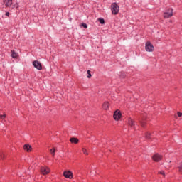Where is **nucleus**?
Listing matches in <instances>:
<instances>
[{
	"mask_svg": "<svg viewBox=\"0 0 182 182\" xmlns=\"http://www.w3.org/2000/svg\"><path fill=\"white\" fill-rule=\"evenodd\" d=\"M119 5L117 3H112L111 5V11L113 15H117L119 14Z\"/></svg>",
	"mask_w": 182,
	"mask_h": 182,
	"instance_id": "1",
	"label": "nucleus"
},
{
	"mask_svg": "<svg viewBox=\"0 0 182 182\" xmlns=\"http://www.w3.org/2000/svg\"><path fill=\"white\" fill-rule=\"evenodd\" d=\"M173 16V9H168L164 12V18L167 19L168 18H171Z\"/></svg>",
	"mask_w": 182,
	"mask_h": 182,
	"instance_id": "2",
	"label": "nucleus"
},
{
	"mask_svg": "<svg viewBox=\"0 0 182 182\" xmlns=\"http://www.w3.org/2000/svg\"><path fill=\"white\" fill-rule=\"evenodd\" d=\"M145 49L146 52H153L154 50V46H153V44L150 41H148L145 44Z\"/></svg>",
	"mask_w": 182,
	"mask_h": 182,
	"instance_id": "3",
	"label": "nucleus"
},
{
	"mask_svg": "<svg viewBox=\"0 0 182 182\" xmlns=\"http://www.w3.org/2000/svg\"><path fill=\"white\" fill-rule=\"evenodd\" d=\"M33 66L38 70H42V63L38 60L33 61Z\"/></svg>",
	"mask_w": 182,
	"mask_h": 182,
	"instance_id": "4",
	"label": "nucleus"
},
{
	"mask_svg": "<svg viewBox=\"0 0 182 182\" xmlns=\"http://www.w3.org/2000/svg\"><path fill=\"white\" fill-rule=\"evenodd\" d=\"M113 117L114 119V120H119V119H120V117H122V112H120V110L117 109V111H115L114 112V115Z\"/></svg>",
	"mask_w": 182,
	"mask_h": 182,
	"instance_id": "5",
	"label": "nucleus"
},
{
	"mask_svg": "<svg viewBox=\"0 0 182 182\" xmlns=\"http://www.w3.org/2000/svg\"><path fill=\"white\" fill-rule=\"evenodd\" d=\"M63 176L65 177V178H73V173L70 171H65L63 172Z\"/></svg>",
	"mask_w": 182,
	"mask_h": 182,
	"instance_id": "6",
	"label": "nucleus"
},
{
	"mask_svg": "<svg viewBox=\"0 0 182 182\" xmlns=\"http://www.w3.org/2000/svg\"><path fill=\"white\" fill-rule=\"evenodd\" d=\"M152 159L154 161H160L161 159H163V156L159 154H155L153 156Z\"/></svg>",
	"mask_w": 182,
	"mask_h": 182,
	"instance_id": "7",
	"label": "nucleus"
},
{
	"mask_svg": "<svg viewBox=\"0 0 182 182\" xmlns=\"http://www.w3.org/2000/svg\"><path fill=\"white\" fill-rule=\"evenodd\" d=\"M128 124L130 126V127H132V129H136V122L132 119L129 118L128 119Z\"/></svg>",
	"mask_w": 182,
	"mask_h": 182,
	"instance_id": "8",
	"label": "nucleus"
},
{
	"mask_svg": "<svg viewBox=\"0 0 182 182\" xmlns=\"http://www.w3.org/2000/svg\"><path fill=\"white\" fill-rule=\"evenodd\" d=\"M4 4L7 8L12 6V0H4Z\"/></svg>",
	"mask_w": 182,
	"mask_h": 182,
	"instance_id": "9",
	"label": "nucleus"
},
{
	"mask_svg": "<svg viewBox=\"0 0 182 182\" xmlns=\"http://www.w3.org/2000/svg\"><path fill=\"white\" fill-rule=\"evenodd\" d=\"M41 173H42V174H43L44 176L46 174H49V168L42 167L41 169Z\"/></svg>",
	"mask_w": 182,
	"mask_h": 182,
	"instance_id": "10",
	"label": "nucleus"
},
{
	"mask_svg": "<svg viewBox=\"0 0 182 182\" xmlns=\"http://www.w3.org/2000/svg\"><path fill=\"white\" fill-rule=\"evenodd\" d=\"M71 143H74L75 144H77L79 143V139L77 138L73 137L70 139Z\"/></svg>",
	"mask_w": 182,
	"mask_h": 182,
	"instance_id": "11",
	"label": "nucleus"
},
{
	"mask_svg": "<svg viewBox=\"0 0 182 182\" xmlns=\"http://www.w3.org/2000/svg\"><path fill=\"white\" fill-rule=\"evenodd\" d=\"M23 149L26 151H31V149H32V146H31V145H29V144H25L24 146H23Z\"/></svg>",
	"mask_w": 182,
	"mask_h": 182,
	"instance_id": "12",
	"label": "nucleus"
},
{
	"mask_svg": "<svg viewBox=\"0 0 182 182\" xmlns=\"http://www.w3.org/2000/svg\"><path fill=\"white\" fill-rule=\"evenodd\" d=\"M139 122L141 123L142 127H144V124H146V117H144L141 119H139Z\"/></svg>",
	"mask_w": 182,
	"mask_h": 182,
	"instance_id": "13",
	"label": "nucleus"
},
{
	"mask_svg": "<svg viewBox=\"0 0 182 182\" xmlns=\"http://www.w3.org/2000/svg\"><path fill=\"white\" fill-rule=\"evenodd\" d=\"M102 107L105 110H107L109 109V102H104L102 105Z\"/></svg>",
	"mask_w": 182,
	"mask_h": 182,
	"instance_id": "14",
	"label": "nucleus"
},
{
	"mask_svg": "<svg viewBox=\"0 0 182 182\" xmlns=\"http://www.w3.org/2000/svg\"><path fill=\"white\" fill-rule=\"evenodd\" d=\"M11 57H12L14 59L18 58V54H16V53L15 52V50H12V51H11Z\"/></svg>",
	"mask_w": 182,
	"mask_h": 182,
	"instance_id": "15",
	"label": "nucleus"
},
{
	"mask_svg": "<svg viewBox=\"0 0 182 182\" xmlns=\"http://www.w3.org/2000/svg\"><path fill=\"white\" fill-rule=\"evenodd\" d=\"M120 79H124L126 77V73L124 72L119 73Z\"/></svg>",
	"mask_w": 182,
	"mask_h": 182,
	"instance_id": "16",
	"label": "nucleus"
},
{
	"mask_svg": "<svg viewBox=\"0 0 182 182\" xmlns=\"http://www.w3.org/2000/svg\"><path fill=\"white\" fill-rule=\"evenodd\" d=\"M146 139H147L148 140H150V139H151V134H150V132H147L146 134V136H145Z\"/></svg>",
	"mask_w": 182,
	"mask_h": 182,
	"instance_id": "17",
	"label": "nucleus"
},
{
	"mask_svg": "<svg viewBox=\"0 0 182 182\" xmlns=\"http://www.w3.org/2000/svg\"><path fill=\"white\" fill-rule=\"evenodd\" d=\"M98 21L101 25H105V19L104 18H98Z\"/></svg>",
	"mask_w": 182,
	"mask_h": 182,
	"instance_id": "18",
	"label": "nucleus"
},
{
	"mask_svg": "<svg viewBox=\"0 0 182 182\" xmlns=\"http://www.w3.org/2000/svg\"><path fill=\"white\" fill-rule=\"evenodd\" d=\"M87 77H88V79H90L91 77H92V74L90 73V70H88L87 71Z\"/></svg>",
	"mask_w": 182,
	"mask_h": 182,
	"instance_id": "19",
	"label": "nucleus"
},
{
	"mask_svg": "<svg viewBox=\"0 0 182 182\" xmlns=\"http://www.w3.org/2000/svg\"><path fill=\"white\" fill-rule=\"evenodd\" d=\"M81 26H82V28H84L85 29H87V24L85 23H81Z\"/></svg>",
	"mask_w": 182,
	"mask_h": 182,
	"instance_id": "20",
	"label": "nucleus"
},
{
	"mask_svg": "<svg viewBox=\"0 0 182 182\" xmlns=\"http://www.w3.org/2000/svg\"><path fill=\"white\" fill-rule=\"evenodd\" d=\"M50 152L51 153L53 157H55V149H50Z\"/></svg>",
	"mask_w": 182,
	"mask_h": 182,
	"instance_id": "21",
	"label": "nucleus"
},
{
	"mask_svg": "<svg viewBox=\"0 0 182 182\" xmlns=\"http://www.w3.org/2000/svg\"><path fill=\"white\" fill-rule=\"evenodd\" d=\"M178 170L179 171L182 172V162L179 164Z\"/></svg>",
	"mask_w": 182,
	"mask_h": 182,
	"instance_id": "22",
	"label": "nucleus"
},
{
	"mask_svg": "<svg viewBox=\"0 0 182 182\" xmlns=\"http://www.w3.org/2000/svg\"><path fill=\"white\" fill-rule=\"evenodd\" d=\"M82 153H84V154H86V155L88 154H87V150L86 149H85V148H82Z\"/></svg>",
	"mask_w": 182,
	"mask_h": 182,
	"instance_id": "23",
	"label": "nucleus"
},
{
	"mask_svg": "<svg viewBox=\"0 0 182 182\" xmlns=\"http://www.w3.org/2000/svg\"><path fill=\"white\" fill-rule=\"evenodd\" d=\"M6 117V114L0 115V119H4Z\"/></svg>",
	"mask_w": 182,
	"mask_h": 182,
	"instance_id": "24",
	"label": "nucleus"
},
{
	"mask_svg": "<svg viewBox=\"0 0 182 182\" xmlns=\"http://www.w3.org/2000/svg\"><path fill=\"white\" fill-rule=\"evenodd\" d=\"M178 117H181V116H182V113H181V112H178Z\"/></svg>",
	"mask_w": 182,
	"mask_h": 182,
	"instance_id": "25",
	"label": "nucleus"
},
{
	"mask_svg": "<svg viewBox=\"0 0 182 182\" xmlns=\"http://www.w3.org/2000/svg\"><path fill=\"white\" fill-rule=\"evenodd\" d=\"M159 174H162V176H164V171L159 172Z\"/></svg>",
	"mask_w": 182,
	"mask_h": 182,
	"instance_id": "26",
	"label": "nucleus"
},
{
	"mask_svg": "<svg viewBox=\"0 0 182 182\" xmlns=\"http://www.w3.org/2000/svg\"><path fill=\"white\" fill-rule=\"evenodd\" d=\"M6 16H9V12H6Z\"/></svg>",
	"mask_w": 182,
	"mask_h": 182,
	"instance_id": "27",
	"label": "nucleus"
},
{
	"mask_svg": "<svg viewBox=\"0 0 182 182\" xmlns=\"http://www.w3.org/2000/svg\"><path fill=\"white\" fill-rule=\"evenodd\" d=\"M70 22L72 21V18H70Z\"/></svg>",
	"mask_w": 182,
	"mask_h": 182,
	"instance_id": "28",
	"label": "nucleus"
},
{
	"mask_svg": "<svg viewBox=\"0 0 182 182\" xmlns=\"http://www.w3.org/2000/svg\"><path fill=\"white\" fill-rule=\"evenodd\" d=\"M1 159H4V155H3V156H1Z\"/></svg>",
	"mask_w": 182,
	"mask_h": 182,
	"instance_id": "29",
	"label": "nucleus"
}]
</instances>
